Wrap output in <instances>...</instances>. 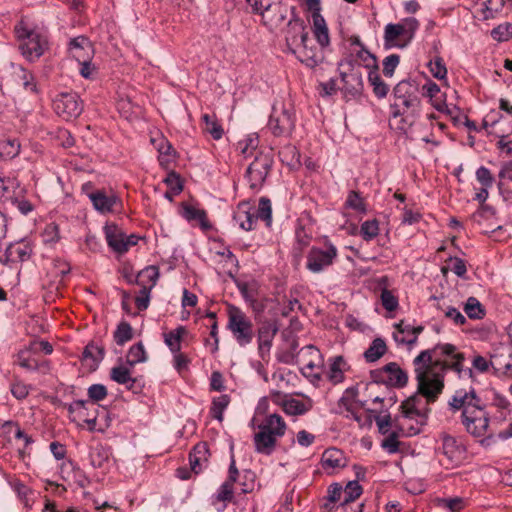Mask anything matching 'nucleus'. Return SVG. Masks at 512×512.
<instances>
[{
	"mask_svg": "<svg viewBox=\"0 0 512 512\" xmlns=\"http://www.w3.org/2000/svg\"><path fill=\"white\" fill-rule=\"evenodd\" d=\"M337 256V248L329 241L326 242L325 248L314 246L306 256V268L312 273H320L331 266Z\"/></svg>",
	"mask_w": 512,
	"mask_h": 512,
	"instance_id": "10",
	"label": "nucleus"
},
{
	"mask_svg": "<svg viewBox=\"0 0 512 512\" xmlns=\"http://www.w3.org/2000/svg\"><path fill=\"white\" fill-rule=\"evenodd\" d=\"M141 286L139 294L135 298V304L139 311H144L149 307L150 304V292L155 285L152 282L145 280Z\"/></svg>",
	"mask_w": 512,
	"mask_h": 512,
	"instance_id": "53",
	"label": "nucleus"
},
{
	"mask_svg": "<svg viewBox=\"0 0 512 512\" xmlns=\"http://www.w3.org/2000/svg\"><path fill=\"white\" fill-rule=\"evenodd\" d=\"M69 52L76 61L91 60L92 45L88 38L79 36L69 42Z\"/></svg>",
	"mask_w": 512,
	"mask_h": 512,
	"instance_id": "23",
	"label": "nucleus"
},
{
	"mask_svg": "<svg viewBox=\"0 0 512 512\" xmlns=\"http://www.w3.org/2000/svg\"><path fill=\"white\" fill-rule=\"evenodd\" d=\"M209 447L206 442H198L189 453L191 471L195 474L201 473L209 462Z\"/></svg>",
	"mask_w": 512,
	"mask_h": 512,
	"instance_id": "21",
	"label": "nucleus"
},
{
	"mask_svg": "<svg viewBox=\"0 0 512 512\" xmlns=\"http://www.w3.org/2000/svg\"><path fill=\"white\" fill-rule=\"evenodd\" d=\"M436 401L428 400L427 396L420 392L419 382H417V392L400 405L402 418L416 421V426L410 425L407 427V436L417 435L421 432V427L426 425L431 412L430 404Z\"/></svg>",
	"mask_w": 512,
	"mask_h": 512,
	"instance_id": "2",
	"label": "nucleus"
},
{
	"mask_svg": "<svg viewBox=\"0 0 512 512\" xmlns=\"http://www.w3.org/2000/svg\"><path fill=\"white\" fill-rule=\"evenodd\" d=\"M441 441L442 445L439 448V453L445 457L447 464L455 466L461 463L464 458L465 449L458 443L456 438L444 435Z\"/></svg>",
	"mask_w": 512,
	"mask_h": 512,
	"instance_id": "18",
	"label": "nucleus"
},
{
	"mask_svg": "<svg viewBox=\"0 0 512 512\" xmlns=\"http://www.w3.org/2000/svg\"><path fill=\"white\" fill-rule=\"evenodd\" d=\"M230 403V396L227 394H222L218 397L213 398L212 404L210 407V415L212 418L218 420L219 422L223 421V413L225 409L228 407Z\"/></svg>",
	"mask_w": 512,
	"mask_h": 512,
	"instance_id": "47",
	"label": "nucleus"
},
{
	"mask_svg": "<svg viewBox=\"0 0 512 512\" xmlns=\"http://www.w3.org/2000/svg\"><path fill=\"white\" fill-rule=\"evenodd\" d=\"M278 154L280 160L288 166L294 167L300 163V153L294 145H285Z\"/></svg>",
	"mask_w": 512,
	"mask_h": 512,
	"instance_id": "50",
	"label": "nucleus"
},
{
	"mask_svg": "<svg viewBox=\"0 0 512 512\" xmlns=\"http://www.w3.org/2000/svg\"><path fill=\"white\" fill-rule=\"evenodd\" d=\"M320 358V351L314 345H306L296 354L286 353L281 361L287 364H303L305 368L312 370L316 366L315 359Z\"/></svg>",
	"mask_w": 512,
	"mask_h": 512,
	"instance_id": "16",
	"label": "nucleus"
},
{
	"mask_svg": "<svg viewBox=\"0 0 512 512\" xmlns=\"http://www.w3.org/2000/svg\"><path fill=\"white\" fill-rule=\"evenodd\" d=\"M15 33L20 41L22 55L31 62L38 60L49 48L48 35L45 31L31 29L20 22L15 26Z\"/></svg>",
	"mask_w": 512,
	"mask_h": 512,
	"instance_id": "3",
	"label": "nucleus"
},
{
	"mask_svg": "<svg viewBox=\"0 0 512 512\" xmlns=\"http://www.w3.org/2000/svg\"><path fill=\"white\" fill-rule=\"evenodd\" d=\"M404 31L400 23L398 24H387L384 31V40L386 45H393L400 36H403Z\"/></svg>",
	"mask_w": 512,
	"mask_h": 512,
	"instance_id": "61",
	"label": "nucleus"
},
{
	"mask_svg": "<svg viewBox=\"0 0 512 512\" xmlns=\"http://www.w3.org/2000/svg\"><path fill=\"white\" fill-rule=\"evenodd\" d=\"M394 102L390 105L393 119L403 116L408 110L419 105L417 87L410 81H400L393 89Z\"/></svg>",
	"mask_w": 512,
	"mask_h": 512,
	"instance_id": "5",
	"label": "nucleus"
},
{
	"mask_svg": "<svg viewBox=\"0 0 512 512\" xmlns=\"http://www.w3.org/2000/svg\"><path fill=\"white\" fill-rule=\"evenodd\" d=\"M147 360V354L142 342H138L130 347L126 355V364L134 367L138 363H143Z\"/></svg>",
	"mask_w": 512,
	"mask_h": 512,
	"instance_id": "46",
	"label": "nucleus"
},
{
	"mask_svg": "<svg viewBox=\"0 0 512 512\" xmlns=\"http://www.w3.org/2000/svg\"><path fill=\"white\" fill-rule=\"evenodd\" d=\"M379 69H372L368 74V81L373 88V93L378 99L385 98L389 92V86L382 80Z\"/></svg>",
	"mask_w": 512,
	"mask_h": 512,
	"instance_id": "42",
	"label": "nucleus"
},
{
	"mask_svg": "<svg viewBox=\"0 0 512 512\" xmlns=\"http://www.w3.org/2000/svg\"><path fill=\"white\" fill-rule=\"evenodd\" d=\"M461 422L469 434L474 437H483L480 441L482 446L489 447L494 442L493 435L485 437L489 428L490 414L485 410L483 403L473 409L472 414L462 417Z\"/></svg>",
	"mask_w": 512,
	"mask_h": 512,
	"instance_id": "6",
	"label": "nucleus"
},
{
	"mask_svg": "<svg viewBox=\"0 0 512 512\" xmlns=\"http://www.w3.org/2000/svg\"><path fill=\"white\" fill-rule=\"evenodd\" d=\"M358 395V388L353 386L347 388L343 396L338 401V406L343 407L348 413L353 412L354 402H356V398Z\"/></svg>",
	"mask_w": 512,
	"mask_h": 512,
	"instance_id": "59",
	"label": "nucleus"
},
{
	"mask_svg": "<svg viewBox=\"0 0 512 512\" xmlns=\"http://www.w3.org/2000/svg\"><path fill=\"white\" fill-rule=\"evenodd\" d=\"M278 439L279 438L273 434L259 429L253 439L255 451L263 455H271L276 448Z\"/></svg>",
	"mask_w": 512,
	"mask_h": 512,
	"instance_id": "25",
	"label": "nucleus"
},
{
	"mask_svg": "<svg viewBox=\"0 0 512 512\" xmlns=\"http://www.w3.org/2000/svg\"><path fill=\"white\" fill-rule=\"evenodd\" d=\"M435 347L433 349H427L420 352L418 356H416L413 360L414 364V372L415 378L418 382V373L424 372L425 380L428 383H431L432 375H438L439 367L434 365L435 360L433 361L432 354L436 352Z\"/></svg>",
	"mask_w": 512,
	"mask_h": 512,
	"instance_id": "19",
	"label": "nucleus"
},
{
	"mask_svg": "<svg viewBox=\"0 0 512 512\" xmlns=\"http://www.w3.org/2000/svg\"><path fill=\"white\" fill-rule=\"evenodd\" d=\"M353 53L355 55L356 60L362 62L366 68L370 70L374 68L379 69L376 56L372 54L369 50H367L366 47H362Z\"/></svg>",
	"mask_w": 512,
	"mask_h": 512,
	"instance_id": "58",
	"label": "nucleus"
},
{
	"mask_svg": "<svg viewBox=\"0 0 512 512\" xmlns=\"http://www.w3.org/2000/svg\"><path fill=\"white\" fill-rule=\"evenodd\" d=\"M491 36L498 42L508 41L512 38V23H503L491 31Z\"/></svg>",
	"mask_w": 512,
	"mask_h": 512,
	"instance_id": "62",
	"label": "nucleus"
},
{
	"mask_svg": "<svg viewBox=\"0 0 512 512\" xmlns=\"http://www.w3.org/2000/svg\"><path fill=\"white\" fill-rule=\"evenodd\" d=\"M233 219L245 231H251L255 228L254 207L250 201H242L237 205Z\"/></svg>",
	"mask_w": 512,
	"mask_h": 512,
	"instance_id": "22",
	"label": "nucleus"
},
{
	"mask_svg": "<svg viewBox=\"0 0 512 512\" xmlns=\"http://www.w3.org/2000/svg\"><path fill=\"white\" fill-rule=\"evenodd\" d=\"M273 165V158L270 154L259 152L248 166L245 177L252 190H259L265 182Z\"/></svg>",
	"mask_w": 512,
	"mask_h": 512,
	"instance_id": "8",
	"label": "nucleus"
},
{
	"mask_svg": "<svg viewBox=\"0 0 512 512\" xmlns=\"http://www.w3.org/2000/svg\"><path fill=\"white\" fill-rule=\"evenodd\" d=\"M53 109L58 116L68 121L82 113L83 103L75 92L60 93L53 100Z\"/></svg>",
	"mask_w": 512,
	"mask_h": 512,
	"instance_id": "12",
	"label": "nucleus"
},
{
	"mask_svg": "<svg viewBox=\"0 0 512 512\" xmlns=\"http://www.w3.org/2000/svg\"><path fill=\"white\" fill-rule=\"evenodd\" d=\"M36 355L37 353L32 351L30 345H28L18 352L16 362L22 368L30 371L40 370L44 366L48 368V363L46 361L40 362Z\"/></svg>",
	"mask_w": 512,
	"mask_h": 512,
	"instance_id": "28",
	"label": "nucleus"
},
{
	"mask_svg": "<svg viewBox=\"0 0 512 512\" xmlns=\"http://www.w3.org/2000/svg\"><path fill=\"white\" fill-rule=\"evenodd\" d=\"M124 278L129 284H137L142 285L145 280L148 282H152V285H156L157 280L159 278V269L156 266H147L143 270H141L136 276H133L132 273L128 272L126 269L124 270Z\"/></svg>",
	"mask_w": 512,
	"mask_h": 512,
	"instance_id": "33",
	"label": "nucleus"
},
{
	"mask_svg": "<svg viewBox=\"0 0 512 512\" xmlns=\"http://www.w3.org/2000/svg\"><path fill=\"white\" fill-rule=\"evenodd\" d=\"M3 428L6 433L13 434L16 439H23L24 446L27 447L33 442L32 438L28 436L19 426L17 422L7 421L4 423Z\"/></svg>",
	"mask_w": 512,
	"mask_h": 512,
	"instance_id": "60",
	"label": "nucleus"
},
{
	"mask_svg": "<svg viewBox=\"0 0 512 512\" xmlns=\"http://www.w3.org/2000/svg\"><path fill=\"white\" fill-rule=\"evenodd\" d=\"M464 311L470 319L480 320L485 317V309L476 297H469L465 303Z\"/></svg>",
	"mask_w": 512,
	"mask_h": 512,
	"instance_id": "48",
	"label": "nucleus"
},
{
	"mask_svg": "<svg viewBox=\"0 0 512 512\" xmlns=\"http://www.w3.org/2000/svg\"><path fill=\"white\" fill-rule=\"evenodd\" d=\"M339 75L342 82L340 90L342 91L344 98L349 100L361 95L363 91V78L361 71L340 72Z\"/></svg>",
	"mask_w": 512,
	"mask_h": 512,
	"instance_id": "17",
	"label": "nucleus"
},
{
	"mask_svg": "<svg viewBox=\"0 0 512 512\" xmlns=\"http://www.w3.org/2000/svg\"><path fill=\"white\" fill-rule=\"evenodd\" d=\"M379 234V222L376 219L366 220L361 224L360 235L363 240L369 242Z\"/></svg>",
	"mask_w": 512,
	"mask_h": 512,
	"instance_id": "57",
	"label": "nucleus"
},
{
	"mask_svg": "<svg viewBox=\"0 0 512 512\" xmlns=\"http://www.w3.org/2000/svg\"><path fill=\"white\" fill-rule=\"evenodd\" d=\"M182 207H183L182 216L186 220H188V221L196 220L200 223L202 228H204V229L210 228V225L208 224V221H207V215L204 210L197 209L194 206L185 204V203L182 205Z\"/></svg>",
	"mask_w": 512,
	"mask_h": 512,
	"instance_id": "44",
	"label": "nucleus"
},
{
	"mask_svg": "<svg viewBox=\"0 0 512 512\" xmlns=\"http://www.w3.org/2000/svg\"><path fill=\"white\" fill-rule=\"evenodd\" d=\"M201 120L203 122V132L211 135L214 140L222 138L224 130L215 114H203Z\"/></svg>",
	"mask_w": 512,
	"mask_h": 512,
	"instance_id": "37",
	"label": "nucleus"
},
{
	"mask_svg": "<svg viewBox=\"0 0 512 512\" xmlns=\"http://www.w3.org/2000/svg\"><path fill=\"white\" fill-rule=\"evenodd\" d=\"M313 20V33L321 48H326L330 44L328 27L325 19L320 12L311 13Z\"/></svg>",
	"mask_w": 512,
	"mask_h": 512,
	"instance_id": "34",
	"label": "nucleus"
},
{
	"mask_svg": "<svg viewBox=\"0 0 512 512\" xmlns=\"http://www.w3.org/2000/svg\"><path fill=\"white\" fill-rule=\"evenodd\" d=\"M131 368L132 367L128 366L127 364L114 366L110 370V379L120 385L128 384L130 378L132 377Z\"/></svg>",
	"mask_w": 512,
	"mask_h": 512,
	"instance_id": "52",
	"label": "nucleus"
},
{
	"mask_svg": "<svg viewBox=\"0 0 512 512\" xmlns=\"http://www.w3.org/2000/svg\"><path fill=\"white\" fill-rule=\"evenodd\" d=\"M105 356V347L101 343L90 341L82 352V361L90 362L91 368H97Z\"/></svg>",
	"mask_w": 512,
	"mask_h": 512,
	"instance_id": "30",
	"label": "nucleus"
},
{
	"mask_svg": "<svg viewBox=\"0 0 512 512\" xmlns=\"http://www.w3.org/2000/svg\"><path fill=\"white\" fill-rule=\"evenodd\" d=\"M258 142V137L250 135L238 142V149L245 157L252 156L258 146Z\"/></svg>",
	"mask_w": 512,
	"mask_h": 512,
	"instance_id": "64",
	"label": "nucleus"
},
{
	"mask_svg": "<svg viewBox=\"0 0 512 512\" xmlns=\"http://www.w3.org/2000/svg\"><path fill=\"white\" fill-rule=\"evenodd\" d=\"M321 465L325 470L343 468L347 465V459L342 450L328 448L322 454Z\"/></svg>",
	"mask_w": 512,
	"mask_h": 512,
	"instance_id": "29",
	"label": "nucleus"
},
{
	"mask_svg": "<svg viewBox=\"0 0 512 512\" xmlns=\"http://www.w3.org/2000/svg\"><path fill=\"white\" fill-rule=\"evenodd\" d=\"M291 52L310 68L318 66L324 60L323 48L313 45L309 38L308 41L298 44Z\"/></svg>",
	"mask_w": 512,
	"mask_h": 512,
	"instance_id": "15",
	"label": "nucleus"
},
{
	"mask_svg": "<svg viewBox=\"0 0 512 512\" xmlns=\"http://www.w3.org/2000/svg\"><path fill=\"white\" fill-rule=\"evenodd\" d=\"M227 329L240 346H246L252 342L254 336L253 324L239 307L228 306Z\"/></svg>",
	"mask_w": 512,
	"mask_h": 512,
	"instance_id": "7",
	"label": "nucleus"
},
{
	"mask_svg": "<svg viewBox=\"0 0 512 512\" xmlns=\"http://www.w3.org/2000/svg\"><path fill=\"white\" fill-rule=\"evenodd\" d=\"M265 11L266 13H263V23L271 29L281 25L287 17V8L280 3H267Z\"/></svg>",
	"mask_w": 512,
	"mask_h": 512,
	"instance_id": "24",
	"label": "nucleus"
},
{
	"mask_svg": "<svg viewBox=\"0 0 512 512\" xmlns=\"http://www.w3.org/2000/svg\"><path fill=\"white\" fill-rule=\"evenodd\" d=\"M258 429H262L278 438H281L286 432L287 425L279 414L273 413L266 416L264 421L258 426Z\"/></svg>",
	"mask_w": 512,
	"mask_h": 512,
	"instance_id": "31",
	"label": "nucleus"
},
{
	"mask_svg": "<svg viewBox=\"0 0 512 512\" xmlns=\"http://www.w3.org/2000/svg\"><path fill=\"white\" fill-rule=\"evenodd\" d=\"M429 70L431 74L439 79H445L447 75V68L445 66V63L443 59L439 56L435 57L433 60H430L429 62Z\"/></svg>",
	"mask_w": 512,
	"mask_h": 512,
	"instance_id": "63",
	"label": "nucleus"
},
{
	"mask_svg": "<svg viewBox=\"0 0 512 512\" xmlns=\"http://www.w3.org/2000/svg\"><path fill=\"white\" fill-rule=\"evenodd\" d=\"M375 384H384L389 387L403 388L408 382L407 373L395 362H390L380 369L370 372Z\"/></svg>",
	"mask_w": 512,
	"mask_h": 512,
	"instance_id": "9",
	"label": "nucleus"
},
{
	"mask_svg": "<svg viewBox=\"0 0 512 512\" xmlns=\"http://www.w3.org/2000/svg\"><path fill=\"white\" fill-rule=\"evenodd\" d=\"M236 286L242 295V297L247 302H255L256 296L258 293V285L255 281L245 282V281H236Z\"/></svg>",
	"mask_w": 512,
	"mask_h": 512,
	"instance_id": "54",
	"label": "nucleus"
},
{
	"mask_svg": "<svg viewBox=\"0 0 512 512\" xmlns=\"http://www.w3.org/2000/svg\"><path fill=\"white\" fill-rule=\"evenodd\" d=\"M89 198L94 208L101 213L112 212L114 206L120 202L116 195H107L104 191L101 190H97L89 194Z\"/></svg>",
	"mask_w": 512,
	"mask_h": 512,
	"instance_id": "26",
	"label": "nucleus"
},
{
	"mask_svg": "<svg viewBox=\"0 0 512 512\" xmlns=\"http://www.w3.org/2000/svg\"><path fill=\"white\" fill-rule=\"evenodd\" d=\"M291 13L292 17L289 19L285 29V41L290 51L298 44L308 41L309 37L304 20L295 14V7L291 8Z\"/></svg>",
	"mask_w": 512,
	"mask_h": 512,
	"instance_id": "14",
	"label": "nucleus"
},
{
	"mask_svg": "<svg viewBox=\"0 0 512 512\" xmlns=\"http://www.w3.org/2000/svg\"><path fill=\"white\" fill-rule=\"evenodd\" d=\"M345 207L352 209L359 214L367 213V205L364 201V198L360 195L358 191L355 190L349 191L345 201Z\"/></svg>",
	"mask_w": 512,
	"mask_h": 512,
	"instance_id": "49",
	"label": "nucleus"
},
{
	"mask_svg": "<svg viewBox=\"0 0 512 512\" xmlns=\"http://www.w3.org/2000/svg\"><path fill=\"white\" fill-rule=\"evenodd\" d=\"M343 500V488L339 483H332L327 489V496L324 498L322 508L332 510L338 501Z\"/></svg>",
	"mask_w": 512,
	"mask_h": 512,
	"instance_id": "45",
	"label": "nucleus"
},
{
	"mask_svg": "<svg viewBox=\"0 0 512 512\" xmlns=\"http://www.w3.org/2000/svg\"><path fill=\"white\" fill-rule=\"evenodd\" d=\"M282 406L286 414L297 416L307 413L312 408V403L311 401L303 402L301 400L291 398L283 401Z\"/></svg>",
	"mask_w": 512,
	"mask_h": 512,
	"instance_id": "41",
	"label": "nucleus"
},
{
	"mask_svg": "<svg viewBox=\"0 0 512 512\" xmlns=\"http://www.w3.org/2000/svg\"><path fill=\"white\" fill-rule=\"evenodd\" d=\"M482 404L481 398L477 395L474 388L458 389L454 392L448 401V409L452 413L461 411V418L472 414L473 409H476Z\"/></svg>",
	"mask_w": 512,
	"mask_h": 512,
	"instance_id": "11",
	"label": "nucleus"
},
{
	"mask_svg": "<svg viewBox=\"0 0 512 512\" xmlns=\"http://www.w3.org/2000/svg\"><path fill=\"white\" fill-rule=\"evenodd\" d=\"M363 490L358 481H349L346 487L343 489V500L344 504H352L354 501L359 498L362 494Z\"/></svg>",
	"mask_w": 512,
	"mask_h": 512,
	"instance_id": "56",
	"label": "nucleus"
},
{
	"mask_svg": "<svg viewBox=\"0 0 512 512\" xmlns=\"http://www.w3.org/2000/svg\"><path fill=\"white\" fill-rule=\"evenodd\" d=\"M14 75L19 84H21L25 91L37 93V83L33 73L22 66L16 67Z\"/></svg>",
	"mask_w": 512,
	"mask_h": 512,
	"instance_id": "39",
	"label": "nucleus"
},
{
	"mask_svg": "<svg viewBox=\"0 0 512 512\" xmlns=\"http://www.w3.org/2000/svg\"><path fill=\"white\" fill-rule=\"evenodd\" d=\"M374 419L381 434H387L389 429L394 427L396 430L401 432L402 435L407 436V427L405 426V423L399 421L398 417H395L394 420H392L390 414H387L385 416L375 415Z\"/></svg>",
	"mask_w": 512,
	"mask_h": 512,
	"instance_id": "35",
	"label": "nucleus"
},
{
	"mask_svg": "<svg viewBox=\"0 0 512 512\" xmlns=\"http://www.w3.org/2000/svg\"><path fill=\"white\" fill-rule=\"evenodd\" d=\"M104 229L108 246L117 253H126L127 246L124 243L125 233L122 232L115 224L106 225Z\"/></svg>",
	"mask_w": 512,
	"mask_h": 512,
	"instance_id": "27",
	"label": "nucleus"
},
{
	"mask_svg": "<svg viewBox=\"0 0 512 512\" xmlns=\"http://www.w3.org/2000/svg\"><path fill=\"white\" fill-rule=\"evenodd\" d=\"M254 218L257 222L261 220L265 223L267 227H270L272 224V206L271 201L267 197H261L259 199L258 207H254Z\"/></svg>",
	"mask_w": 512,
	"mask_h": 512,
	"instance_id": "40",
	"label": "nucleus"
},
{
	"mask_svg": "<svg viewBox=\"0 0 512 512\" xmlns=\"http://www.w3.org/2000/svg\"><path fill=\"white\" fill-rule=\"evenodd\" d=\"M295 125L296 114L291 105L286 106L284 103L273 105L267 126L275 137H290Z\"/></svg>",
	"mask_w": 512,
	"mask_h": 512,
	"instance_id": "4",
	"label": "nucleus"
},
{
	"mask_svg": "<svg viewBox=\"0 0 512 512\" xmlns=\"http://www.w3.org/2000/svg\"><path fill=\"white\" fill-rule=\"evenodd\" d=\"M347 370V362L342 355H337L329 359V369L327 372L328 380L337 385L345 379L344 372Z\"/></svg>",
	"mask_w": 512,
	"mask_h": 512,
	"instance_id": "32",
	"label": "nucleus"
},
{
	"mask_svg": "<svg viewBox=\"0 0 512 512\" xmlns=\"http://www.w3.org/2000/svg\"><path fill=\"white\" fill-rule=\"evenodd\" d=\"M234 498V485L224 483L219 487L217 492L211 497L212 505L216 506L218 503H222L221 507L217 508L218 512H222L226 509L227 503L231 502Z\"/></svg>",
	"mask_w": 512,
	"mask_h": 512,
	"instance_id": "36",
	"label": "nucleus"
},
{
	"mask_svg": "<svg viewBox=\"0 0 512 512\" xmlns=\"http://www.w3.org/2000/svg\"><path fill=\"white\" fill-rule=\"evenodd\" d=\"M111 456L109 448L102 445H97L91 452V464L96 468H101L108 462Z\"/></svg>",
	"mask_w": 512,
	"mask_h": 512,
	"instance_id": "55",
	"label": "nucleus"
},
{
	"mask_svg": "<svg viewBox=\"0 0 512 512\" xmlns=\"http://www.w3.org/2000/svg\"><path fill=\"white\" fill-rule=\"evenodd\" d=\"M387 351V346L382 338H376L372 341L368 349L364 352V358L367 362L373 363L379 360Z\"/></svg>",
	"mask_w": 512,
	"mask_h": 512,
	"instance_id": "43",
	"label": "nucleus"
},
{
	"mask_svg": "<svg viewBox=\"0 0 512 512\" xmlns=\"http://www.w3.org/2000/svg\"><path fill=\"white\" fill-rule=\"evenodd\" d=\"M278 328L275 323L265 322L258 329V353L261 359H265L272 347L273 339L277 333Z\"/></svg>",
	"mask_w": 512,
	"mask_h": 512,
	"instance_id": "20",
	"label": "nucleus"
},
{
	"mask_svg": "<svg viewBox=\"0 0 512 512\" xmlns=\"http://www.w3.org/2000/svg\"><path fill=\"white\" fill-rule=\"evenodd\" d=\"M33 254V248L28 241L20 240L10 243L0 257V263L15 268L17 264L28 261Z\"/></svg>",
	"mask_w": 512,
	"mask_h": 512,
	"instance_id": "13",
	"label": "nucleus"
},
{
	"mask_svg": "<svg viewBox=\"0 0 512 512\" xmlns=\"http://www.w3.org/2000/svg\"><path fill=\"white\" fill-rule=\"evenodd\" d=\"M114 341L117 345L123 346L133 338V329L126 321H121L113 333Z\"/></svg>",
	"mask_w": 512,
	"mask_h": 512,
	"instance_id": "51",
	"label": "nucleus"
},
{
	"mask_svg": "<svg viewBox=\"0 0 512 512\" xmlns=\"http://www.w3.org/2000/svg\"><path fill=\"white\" fill-rule=\"evenodd\" d=\"M186 334L187 329L182 325L167 333H163L164 342L172 353L181 351V342Z\"/></svg>",
	"mask_w": 512,
	"mask_h": 512,
	"instance_id": "38",
	"label": "nucleus"
},
{
	"mask_svg": "<svg viewBox=\"0 0 512 512\" xmlns=\"http://www.w3.org/2000/svg\"><path fill=\"white\" fill-rule=\"evenodd\" d=\"M435 350H439L442 356L447 357L445 360L437 359L434 362L436 367H439L438 375H432L431 383L426 382L424 372L418 373L419 390L427 396L428 400H437L444 390V379L447 371L455 372L459 378L462 374L472 377L473 370L471 368H464L466 360L465 354L457 351V347L450 343L435 345Z\"/></svg>",
	"mask_w": 512,
	"mask_h": 512,
	"instance_id": "1",
	"label": "nucleus"
}]
</instances>
